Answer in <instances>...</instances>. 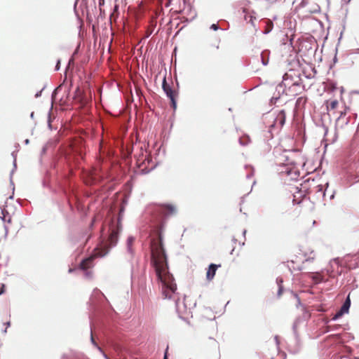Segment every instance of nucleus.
<instances>
[{
    "mask_svg": "<svg viewBox=\"0 0 359 359\" xmlns=\"http://www.w3.org/2000/svg\"><path fill=\"white\" fill-rule=\"evenodd\" d=\"M327 188L325 189L323 184H318L316 186V198L321 197L325 200Z\"/></svg>",
    "mask_w": 359,
    "mask_h": 359,
    "instance_id": "15",
    "label": "nucleus"
},
{
    "mask_svg": "<svg viewBox=\"0 0 359 359\" xmlns=\"http://www.w3.org/2000/svg\"><path fill=\"white\" fill-rule=\"evenodd\" d=\"M355 53L359 54V48L355 49Z\"/></svg>",
    "mask_w": 359,
    "mask_h": 359,
    "instance_id": "38",
    "label": "nucleus"
},
{
    "mask_svg": "<svg viewBox=\"0 0 359 359\" xmlns=\"http://www.w3.org/2000/svg\"><path fill=\"white\" fill-rule=\"evenodd\" d=\"M346 334L348 335L349 339H354V337H353V335L352 334L347 333Z\"/></svg>",
    "mask_w": 359,
    "mask_h": 359,
    "instance_id": "30",
    "label": "nucleus"
},
{
    "mask_svg": "<svg viewBox=\"0 0 359 359\" xmlns=\"http://www.w3.org/2000/svg\"><path fill=\"white\" fill-rule=\"evenodd\" d=\"M316 126L318 127V132L324 133V136H325L328 133V128L325 126L324 124L322 125H318L316 123Z\"/></svg>",
    "mask_w": 359,
    "mask_h": 359,
    "instance_id": "19",
    "label": "nucleus"
},
{
    "mask_svg": "<svg viewBox=\"0 0 359 359\" xmlns=\"http://www.w3.org/2000/svg\"><path fill=\"white\" fill-rule=\"evenodd\" d=\"M297 154L294 151H284L283 154L278 158L277 163L290 166L294 164H298L297 161L294 159Z\"/></svg>",
    "mask_w": 359,
    "mask_h": 359,
    "instance_id": "5",
    "label": "nucleus"
},
{
    "mask_svg": "<svg viewBox=\"0 0 359 359\" xmlns=\"http://www.w3.org/2000/svg\"><path fill=\"white\" fill-rule=\"evenodd\" d=\"M5 229H6V231L7 232L8 231V227L6 226H5Z\"/></svg>",
    "mask_w": 359,
    "mask_h": 359,
    "instance_id": "43",
    "label": "nucleus"
},
{
    "mask_svg": "<svg viewBox=\"0 0 359 359\" xmlns=\"http://www.w3.org/2000/svg\"><path fill=\"white\" fill-rule=\"evenodd\" d=\"M334 196H335V191H333L332 192V194H330V200L333 199V198H334Z\"/></svg>",
    "mask_w": 359,
    "mask_h": 359,
    "instance_id": "28",
    "label": "nucleus"
},
{
    "mask_svg": "<svg viewBox=\"0 0 359 359\" xmlns=\"http://www.w3.org/2000/svg\"><path fill=\"white\" fill-rule=\"evenodd\" d=\"M319 61H322V57L319 58Z\"/></svg>",
    "mask_w": 359,
    "mask_h": 359,
    "instance_id": "48",
    "label": "nucleus"
},
{
    "mask_svg": "<svg viewBox=\"0 0 359 359\" xmlns=\"http://www.w3.org/2000/svg\"><path fill=\"white\" fill-rule=\"evenodd\" d=\"M359 167V163H353L351 165V168L347 170V175L348 180L353 183H356L359 182V175L358 173L355 174L353 172L354 169H356Z\"/></svg>",
    "mask_w": 359,
    "mask_h": 359,
    "instance_id": "11",
    "label": "nucleus"
},
{
    "mask_svg": "<svg viewBox=\"0 0 359 359\" xmlns=\"http://www.w3.org/2000/svg\"><path fill=\"white\" fill-rule=\"evenodd\" d=\"M353 118H355V119L357 118V114H356L353 116Z\"/></svg>",
    "mask_w": 359,
    "mask_h": 359,
    "instance_id": "41",
    "label": "nucleus"
},
{
    "mask_svg": "<svg viewBox=\"0 0 359 359\" xmlns=\"http://www.w3.org/2000/svg\"><path fill=\"white\" fill-rule=\"evenodd\" d=\"M168 349V347L166 348V351L165 352V355H164V358L163 359H168V355H167Z\"/></svg>",
    "mask_w": 359,
    "mask_h": 359,
    "instance_id": "31",
    "label": "nucleus"
},
{
    "mask_svg": "<svg viewBox=\"0 0 359 359\" xmlns=\"http://www.w3.org/2000/svg\"><path fill=\"white\" fill-rule=\"evenodd\" d=\"M353 118H355V119L357 118V114H356L353 116Z\"/></svg>",
    "mask_w": 359,
    "mask_h": 359,
    "instance_id": "40",
    "label": "nucleus"
},
{
    "mask_svg": "<svg viewBox=\"0 0 359 359\" xmlns=\"http://www.w3.org/2000/svg\"><path fill=\"white\" fill-rule=\"evenodd\" d=\"M337 139V137L335 136L333 139V141H335V140Z\"/></svg>",
    "mask_w": 359,
    "mask_h": 359,
    "instance_id": "45",
    "label": "nucleus"
},
{
    "mask_svg": "<svg viewBox=\"0 0 359 359\" xmlns=\"http://www.w3.org/2000/svg\"><path fill=\"white\" fill-rule=\"evenodd\" d=\"M311 313H307V314H306L305 318H309L311 317Z\"/></svg>",
    "mask_w": 359,
    "mask_h": 359,
    "instance_id": "34",
    "label": "nucleus"
},
{
    "mask_svg": "<svg viewBox=\"0 0 359 359\" xmlns=\"http://www.w3.org/2000/svg\"><path fill=\"white\" fill-rule=\"evenodd\" d=\"M342 11H344V17L342 18L341 20V27H342V29L340 32V35H339V37L338 39V43H339V41H341L342 36H343V34L346 29V18H347V15H348V8H344V9H341Z\"/></svg>",
    "mask_w": 359,
    "mask_h": 359,
    "instance_id": "16",
    "label": "nucleus"
},
{
    "mask_svg": "<svg viewBox=\"0 0 359 359\" xmlns=\"http://www.w3.org/2000/svg\"><path fill=\"white\" fill-rule=\"evenodd\" d=\"M349 109H350L349 107L346 106L344 110L340 112L339 116L336 120V125L340 124L341 120H343L344 118V117L346 116L347 111Z\"/></svg>",
    "mask_w": 359,
    "mask_h": 359,
    "instance_id": "17",
    "label": "nucleus"
},
{
    "mask_svg": "<svg viewBox=\"0 0 359 359\" xmlns=\"http://www.w3.org/2000/svg\"><path fill=\"white\" fill-rule=\"evenodd\" d=\"M151 263L155 269L158 279L163 285V294L165 298H171L177 290L174 278L168 271L167 256L163 243V236L158 231L155 237L151 240Z\"/></svg>",
    "mask_w": 359,
    "mask_h": 359,
    "instance_id": "1",
    "label": "nucleus"
},
{
    "mask_svg": "<svg viewBox=\"0 0 359 359\" xmlns=\"http://www.w3.org/2000/svg\"><path fill=\"white\" fill-rule=\"evenodd\" d=\"M286 118V111L285 109H282L277 114L276 118L274 121V124L280 127H283L285 124Z\"/></svg>",
    "mask_w": 359,
    "mask_h": 359,
    "instance_id": "13",
    "label": "nucleus"
},
{
    "mask_svg": "<svg viewBox=\"0 0 359 359\" xmlns=\"http://www.w3.org/2000/svg\"><path fill=\"white\" fill-rule=\"evenodd\" d=\"M320 8L318 5L316 4V10H315V12L317 13V12H320Z\"/></svg>",
    "mask_w": 359,
    "mask_h": 359,
    "instance_id": "29",
    "label": "nucleus"
},
{
    "mask_svg": "<svg viewBox=\"0 0 359 359\" xmlns=\"http://www.w3.org/2000/svg\"><path fill=\"white\" fill-rule=\"evenodd\" d=\"M309 180L305 181L301 184V188L295 187L296 191L293 192V202L298 204L302 203H305L310 201V197L308 196L311 192L308 187Z\"/></svg>",
    "mask_w": 359,
    "mask_h": 359,
    "instance_id": "3",
    "label": "nucleus"
},
{
    "mask_svg": "<svg viewBox=\"0 0 359 359\" xmlns=\"http://www.w3.org/2000/svg\"><path fill=\"white\" fill-rule=\"evenodd\" d=\"M10 325H11L10 322H9V321H8V322L6 323V325H7V327H9V326H10Z\"/></svg>",
    "mask_w": 359,
    "mask_h": 359,
    "instance_id": "39",
    "label": "nucleus"
},
{
    "mask_svg": "<svg viewBox=\"0 0 359 359\" xmlns=\"http://www.w3.org/2000/svg\"><path fill=\"white\" fill-rule=\"evenodd\" d=\"M219 267H221V264H211L209 266L206 273V278L208 280H212L214 278L216 271Z\"/></svg>",
    "mask_w": 359,
    "mask_h": 359,
    "instance_id": "14",
    "label": "nucleus"
},
{
    "mask_svg": "<svg viewBox=\"0 0 359 359\" xmlns=\"http://www.w3.org/2000/svg\"><path fill=\"white\" fill-rule=\"evenodd\" d=\"M245 20L248 21V22H253V17L250 15H245Z\"/></svg>",
    "mask_w": 359,
    "mask_h": 359,
    "instance_id": "22",
    "label": "nucleus"
},
{
    "mask_svg": "<svg viewBox=\"0 0 359 359\" xmlns=\"http://www.w3.org/2000/svg\"><path fill=\"white\" fill-rule=\"evenodd\" d=\"M340 91H341V93H343V92L344 91V87L340 88Z\"/></svg>",
    "mask_w": 359,
    "mask_h": 359,
    "instance_id": "36",
    "label": "nucleus"
},
{
    "mask_svg": "<svg viewBox=\"0 0 359 359\" xmlns=\"http://www.w3.org/2000/svg\"><path fill=\"white\" fill-rule=\"evenodd\" d=\"M341 273H342V270H340V271H339V270H338V271H337V276H341Z\"/></svg>",
    "mask_w": 359,
    "mask_h": 359,
    "instance_id": "32",
    "label": "nucleus"
},
{
    "mask_svg": "<svg viewBox=\"0 0 359 359\" xmlns=\"http://www.w3.org/2000/svg\"><path fill=\"white\" fill-rule=\"evenodd\" d=\"M351 0H341V9H344V5L348 4Z\"/></svg>",
    "mask_w": 359,
    "mask_h": 359,
    "instance_id": "24",
    "label": "nucleus"
},
{
    "mask_svg": "<svg viewBox=\"0 0 359 359\" xmlns=\"http://www.w3.org/2000/svg\"><path fill=\"white\" fill-rule=\"evenodd\" d=\"M297 164L287 166L285 172L292 180H297L300 176L299 170L297 166Z\"/></svg>",
    "mask_w": 359,
    "mask_h": 359,
    "instance_id": "10",
    "label": "nucleus"
},
{
    "mask_svg": "<svg viewBox=\"0 0 359 359\" xmlns=\"http://www.w3.org/2000/svg\"><path fill=\"white\" fill-rule=\"evenodd\" d=\"M315 21H316V22H317L319 24V25H320V27L321 28H323V24L322 21H320V20H318V19H316V18L315 19Z\"/></svg>",
    "mask_w": 359,
    "mask_h": 359,
    "instance_id": "27",
    "label": "nucleus"
},
{
    "mask_svg": "<svg viewBox=\"0 0 359 359\" xmlns=\"http://www.w3.org/2000/svg\"><path fill=\"white\" fill-rule=\"evenodd\" d=\"M162 88L166 95L170 100L171 107L173 109H175L177 107L176 97L177 96V93L172 90L170 85L167 83L165 77L163 79Z\"/></svg>",
    "mask_w": 359,
    "mask_h": 359,
    "instance_id": "6",
    "label": "nucleus"
},
{
    "mask_svg": "<svg viewBox=\"0 0 359 359\" xmlns=\"http://www.w3.org/2000/svg\"><path fill=\"white\" fill-rule=\"evenodd\" d=\"M337 139V137L335 136L333 139V141H335V140Z\"/></svg>",
    "mask_w": 359,
    "mask_h": 359,
    "instance_id": "47",
    "label": "nucleus"
},
{
    "mask_svg": "<svg viewBox=\"0 0 359 359\" xmlns=\"http://www.w3.org/2000/svg\"><path fill=\"white\" fill-rule=\"evenodd\" d=\"M316 46L315 51L316 52V51H317V50H318V44H317V41H316Z\"/></svg>",
    "mask_w": 359,
    "mask_h": 359,
    "instance_id": "37",
    "label": "nucleus"
},
{
    "mask_svg": "<svg viewBox=\"0 0 359 359\" xmlns=\"http://www.w3.org/2000/svg\"><path fill=\"white\" fill-rule=\"evenodd\" d=\"M119 231L120 227L118 225H117L116 227H112L111 229V232L107 241L109 248L113 247L116 244L118 241Z\"/></svg>",
    "mask_w": 359,
    "mask_h": 359,
    "instance_id": "9",
    "label": "nucleus"
},
{
    "mask_svg": "<svg viewBox=\"0 0 359 359\" xmlns=\"http://www.w3.org/2000/svg\"><path fill=\"white\" fill-rule=\"evenodd\" d=\"M338 104V100H333L330 102V104L327 106V109H334L337 107Z\"/></svg>",
    "mask_w": 359,
    "mask_h": 359,
    "instance_id": "20",
    "label": "nucleus"
},
{
    "mask_svg": "<svg viewBox=\"0 0 359 359\" xmlns=\"http://www.w3.org/2000/svg\"><path fill=\"white\" fill-rule=\"evenodd\" d=\"M211 27L215 30L217 29V26L215 24H213Z\"/></svg>",
    "mask_w": 359,
    "mask_h": 359,
    "instance_id": "33",
    "label": "nucleus"
},
{
    "mask_svg": "<svg viewBox=\"0 0 359 359\" xmlns=\"http://www.w3.org/2000/svg\"><path fill=\"white\" fill-rule=\"evenodd\" d=\"M59 65H57L56 67V69H58Z\"/></svg>",
    "mask_w": 359,
    "mask_h": 359,
    "instance_id": "49",
    "label": "nucleus"
},
{
    "mask_svg": "<svg viewBox=\"0 0 359 359\" xmlns=\"http://www.w3.org/2000/svg\"><path fill=\"white\" fill-rule=\"evenodd\" d=\"M109 250L107 248H104L103 249H95L93 255L90 256L89 257L84 259L79 264L80 269L87 271L89 269L93 268V261L95 257H104L108 253Z\"/></svg>",
    "mask_w": 359,
    "mask_h": 359,
    "instance_id": "4",
    "label": "nucleus"
},
{
    "mask_svg": "<svg viewBox=\"0 0 359 359\" xmlns=\"http://www.w3.org/2000/svg\"><path fill=\"white\" fill-rule=\"evenodd\" d=\"M337 51V49L336 48V52ZM332 61H333V64L334 65L337 61H338V59H337V53H335L333 59H332Z\"/></svg>",
    "mask_w": 359,
    "mask_h": 359,
    "instance_id": "25",
    "label": "nucleus"
},
{
    "mask_svg": "<svg viewBox=\"0 0 359 359\" xmlns=\"http://www.w3.org/2000/svg\"><path fill=\"white\" fill-rule=\"evenodd\" d=\"M351 302L350 298V294L346 297L344 302H343L340 309L337 311V313L333 316L332 320L334 321L337 320L340 318H341L344 314H347L349 313L350 307H351Z\"/></svg>",
    "mask_w": 359,
    "mask_h": 359,
    "instance_id": "7",
    "label": "nucleus"
},
{
    "mask_svg": "<svg viewBox=\"0 0 359 359\" xmlns=\"http://www.w3.org/2000/svg\"><path fill=\"white\" fill-rule=\"evenodd\" d=\"M243 13H246L247 12V10L245 8H243Z\"/></svg>",
    "mask_w": 359,
    "mask_h": 359,
    "instance_id": "42",
    "label": "nucleus"
},
{
    "mask_svg": "<svg viewBox=\"0 0 359 359\" xmlns=\"http://www.w3.org/2000/svg\"><path fill=\"white\" fill-rule=\"evenodd\" d=\"M325 185L327 186V187H328L329 185V183L328 182H326Z\"/></svg>",
    "mask_w": 359,
    "mask_h": 359,
    "instance_id": "44",
    "label": "nucleus"
},
{
    "mask_svg": "<svg viewBox=\"0 0 359 359\" xmlns=\"http://www.w3.org/2000/svg\"><path fill=\"white\" fill-rule=\"evenodd\" d=\"M212 344H213V346H214L216 348H218V344H217V342L216 341V340L212 339Z\"/></svg>",
    "mask_w": 359,
    "mask_h": 359,
    "instance_id": "26",
    "label": "nucleus"
},
{
    "mask_svg": "<svg viewBox=\"0 0 359 359\" xmlns=\"http://www.w3.org/2000/svg\"><path fill=\"white\" fill-rule=\"evenodd\" d=\"M59 65H57L56 67V69H58Z\"/></svg>",
    "mask_w": 359,
    "mask_h": 359,
    "instance_id": "50",
    "label": "nucleus"
},
{
    "mask_svg": "<svg viewBox=\"0 0 359 359\" xmlns=\"http://www.w3.org/2000/svg\"><path fill=\"white\" fill-rule=\"evenodd\" d=\"M86 275L91 276H92V272L91 271H87L86 272Z\"/></svg>",
    "mask_w": 359,
    "mask_h": 359,
    "instance_id": "35",
    "label": "nucleus"
},
{
    "mask_svg": "<svg viewBox=\"0 0 359 359\" xmlns=\"http://www.w3.org/2000/svg\"><path fill=\"white\" fill-rule=\"evenodd\" d=\"M1 213L3 215L2 219L8 224L11 223V217L9 215L8 212L6 210H2Z\"/></svg>",
    "mask_w": 359,
    "mask_h": 359,
    "instance_id": "18",
    "label": "nucleus"
},
{
    "mask_svg": "<svg viewBox=\"0 0 359 359\" xmlns=\"http://www.w3.org/2000/svg\"><path fill=\"white\" fill-rule=\"evenodd\" d=\"M355 359H359V357H355Z\"/></svg>",
    "mask_w": 359,
    "mask_h": 359,
    "instance_id": "51",
    "label": "nucleus"
},
{
    "mask_svg": "<svg viewBox=\"0 0 359 359\" xmlns=\"http://www.w3.org/2000/svg\"><path fill=\"white\" fill-rule=\"evenodd\" d=\"M160 211L165 216H170L175 213L176 208L172 205L165 204L160 206Z\"/></svg>",
    "mask_w": 359,
    "mask_h": 359,
    "instance_id": "12",
    "label": "nucleus"
},
{
    "mask_svg": "<svg viewBox=\"0 0 359 359\" xmlns=\"http://www.w3.org/2000/svg\"><path fill=\"white\" fill-rule=\"evenodd\" d=\"M6 285L2 283L0 286V295L5 292Z\"/></svg>",
    "mask_w": 359,
    "mask_h": 359,
    "instance_id": "23",
    "label": "nucleus"
},
{
    "mask_svg": "<svg viewBox=\"0 0 359 359\" xmlns=\"http://www.w3.org/2000/svg\"><path fill=\"white\" fill-rule=\"evenodd\" d=\"M283 87V93L290 97H294L297 95L302 88L301 79L298 71L294 69H290L287 72L283 77V81L280 85Z\"/></svg>",
    "mask_w": 359,
    "mask_h": 359,
    "instance_id": "2",
    "label": "nucleus"
},
{
    "mask_svg": "<svg viewBox=\"0 0 359 359\" xmlns=\"http://www.w3.org/2000/svg\"><path fill=\"white\" fill-rule=\"evenodd\" d=\"M319 320L323 323L324 325L320 332L318 335L316 334V338L322 334L327 333L331 330H337L340 327V325H334L333 326L330 325L328 323L332 320L330 319L327 316L322 317Z\"/></svg>",
    "mask_w": 359,
    "mask_h": 359,
    "instance_id": "8",
    "label": "nucleus"
},
{
    "mask_svg": "<svg viewBox=\"0 0 359 359\" xmlns=\"http://www.w3.org/2000/svg\"><path fill=\"white\" fill-rule=\"evenodd\" d=\"M350 121V118L348 117V118H345L341 120V123L339 125H338L339 126H340L341 128H344L345 126L348 125V123Z\"/></svg>",
    "mask_w": 359,
    "mask_h": 359,
    "instance_id": "21",
    "label": "nucleus"
},
{
    "mask_svg": "<svg viewBox=\"0 0 359 359\" xmlns=\"http://www.w3.org/2000/svg\"><path fill=\"white\" fill-rule=\"evenodd\" d=\"M337 139V137L335 136L333 139V141H335V140Z\"/></svg>",
    "mask_w": 359,
    "mask_h": 359,
    "instance_id": "46",
    "label": "nucleus"
}]
</instances>
